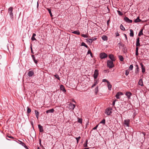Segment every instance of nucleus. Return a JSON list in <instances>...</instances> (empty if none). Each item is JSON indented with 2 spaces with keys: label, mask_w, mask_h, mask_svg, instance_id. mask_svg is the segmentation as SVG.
Instances as JSON below:
<instances>
[{
  "label": "nucleus",
  "mask_w": 149,
  "mask_h": 149,
  "mask_svg": "<svg viewBox=\"0 0 149 149\" xmlns=\"http://www.w3.org/2000/svg\"><path fill=\"white\" fill-rule=\"evenodd\" d=\"M86 40L89 44H91L92 43L91 40V39L87 38L86 39Z\"/></svg>",
  "instance_id": "nucleus-31"
},
{
  "label": "nucleus",
  "mask_w": 149,
  "mask_h": 149,
  "mask_svg": "<svg viewBox=\"0 0 149 149\" xmlns=\"http://www.w3.org/2000/svg\"><path fill=\"white\" fill-rule=\"evenodd\" d=\"M143 29H141V30L140 31L139 34H138V36H141V35H143Z\"/></svg>",
  "instance_id": "nucleus-27"
},
{
  "label": "nucleus",
  "mask_w": 149,
  "mask_h": 149,
  "mask_svg": "<svg viewBox=\"0 0 149 149\" xmlns=\"http://www.w3.org/2000/svg\"><path fill=\"white\" fill-rule=\"evenodd\" d=\"M80 138H81V137L80 136H79V137H78L75 138V139H76L77 140V143H78L79 141Z\"/></svg>",
  "instance_id": "nucleus-39"
},
{
  "label": "nucleus",
  "mask_w": 149,
  "mask_h": 149,
  "mask_svg": "<svg viewBox=\"0 0 149 149\" xmlns=\"http://www.w3.org/2000/svg\"><path fill=\"white\" fill-rule=\"evenodd\" d=\"M110 20H109L107 21V24L108 26L109 24V22Z\"/></svg>",
  "instance_id": "nucleus-57"
},
{
  "label": "nucleus",
  "mask_w": 149,
  "mask_h": 149,
  "mask_svg": "<svg viewBox=\"0 0 149 149\" xmlns=\"http://www.w3.org/2000/svg\"><path fill=\"white\" fill-rule=\"evenodd\" d=\"M73 33L77 34V35H79L80 34V33L79 31H74L72 32Z\"/></svg>",
  "instance_id": "nucleus-21"
},
{
  "label": "nucleus",
  "mask_w": 149,
  "mask_h": 149,
  "mask_svg": "<svg viewBox=\"0 0 149 149\" xmlns=\"http://www.w3.org/2000/svg\"><path fill=\"white\" fill-rule=\"evenodd\" d=\"M31 112V109L29 108L28 107H27V113H30Z\"/></svg>",
  "instance_id": "nucleus-41"
},
{
  "label": "nucleus",
  "mask_w": 149,
  "mask_h": 149,
  "mask_svg": "<svg viewBox=\"0 0 149 149\" xmlns=\"http://www.w3.org/2000/svg\"><path fill=\"white\" fill-rule=\"evenodd\" d=\"M138 84L141 86H143V82L142 81V80L141 79H140L139 81V82H138Z\"/></svg>",
  "instance_id": "nucleus-19"
},
{
  "label": "nucleus",
  "mask_w": 149,
  "mask_h": 149,
  "mask_svg": "<svg viewBox=\"0 0 149 149\" xmlns=\"http://www.w3.org/2000/svg\"><path fill=\"white\" fill-rule=\"evenodd\" d=\"M111 109L110 108L107 109L105 110V113L107 115H110L111 113Z\"/></svg>",
  "instance_id": "nucleus-4"
},
{
  "label": "nucleus",
  "mask_w": 149,
  "mask_h": 149,
  "mask_svg": "<svg viewBox=\"0 0 149 149\" xmlns=\"http://www.w3.org/2000/svg\"><path fill=\"white\" fill-rule=\"evenodd\" d=\"M36 34L35 33H34L33 34L32 36L33 37H35V36H36Z\"/></svg>",
  "instance_id": "nucleus-60"
},
{
  "label": "nucleus",
  "mask_w": 149,
  "mask_h": 149,
  "mask_svg": "<svg viewBox=\"0 0 149 149\" xmlns=\"http://www.w3.org/2000/svg\"><path fill=\"white\" fill-rule=\"evenodd\" d=\"M130 122V120L129 119H126L124 120V124L127 127L129 126V123Z\"/></svg>",
  "instance_id": "nucleus-8"
},
{
  "label": "nucleus",
  "mask_w": 149,
  "mask_h": 149,
  "mask_svg": "<svg viewBox=\"0 0 149 149\" xmlns=\"http://www.w3.org/2000/svg\"><path fill=\"white\" fill-rule=\"evenodd\" d=\"M133 65H130L129 67V69H130V70H132L133 68Z\"/></svg>",
  "instance_id": "nucleus-45"
},
{
  "label": "nucleus",
  "mask_w": 149,
  "mask_h": 149,
  "mask_svg": "<svg viewBox=\"0 0 149 149\" xmlns=\"http://www.w3.org/2000/svg\"><path fill=\"white\" fill-rule=\"evenodd\" d=\"M98 125H97L96 126H95V127H94L93 128V130H96L97 129V127H98Z\"/></svg>",
  "instance_id": "nucleus-53"
},
{
  "label": "nucleus",
  "mask_w": 149,
  "mask_h": 149,
  "mask_svg": "<svg viewBox=\"0 0 149 149\" xmlns=\"http://www.w3.org/2000/svg\"><path fill=\"white\" fill-rule=\"evenodd\" d=\"M69 106L70 107H71L70 109H72L73 110L75 107V105L74 104H72V103H70L69 104Z\"/></svg>",
  "instance_id": "nucleus-16"
},
{
  "label": "nucleus",
  "mask_w": 149,
  "mask_h": 149,
  "mask_svg": "<svg viewBox=\"0 0 149 149\" xmlns=\"http://www.w3.org/2000/svg\"><path fill=\"white\" fill-rule=\"evenodd\" d=\"M98 86L96 87L95 89V91L96 94H97L98 92Z\"/></svg>",
  "instance_id": "nucleus-32"
},
{
  "label": "nucleus",
  "mask_w": 149,
  "mask_h": 149,
  "mask_svg": "<svg viewBox=\"0 0 149 149\" xmlns=\"http://www.w3.org/2000/svg\"><path fill=\"white\" fill-rule=\"evenodd\" d=\"M98 75V71L97 69L95 70L94 74V78L95 79L97 78Z\"/></svg>",
  "instance_id": "nucleus-5"
},
{
  "label": "nucleus",
  "mask_w": 149,
  "mask_h": 149,
  "mask_svg": "<svg viewBox=\"0 0 149 149\" xmlns=\"http://www.w3.org/2000/svg\"><path fill=\"white\" fill-rule=\"evenodd\" d=\"M113 61L110 60H108L107 62V67L109 68H112L114 66Z\"/></svg>",
  "instance_id": "nucleus-1"
},
{
  "label": "nucleus",
  "mask_w": 149,
  "mask_h": 149,
  "mask_svg": "<svg viewBox=\"0 0 149 149\" xmlns=\"http://www.w3.org/2000/svg\"><path fill=\"white\" fill-rule=\"evenodd\" d=\"M38 1H37V7H38V5H39V3H38Z\"/></svg>",
  "instance_id": "nucleus-59"
},
{
  "label": "nucleus",
  "mask_w": 149,
  "mask_h": 149,
  "mask_svg": "<svg viewBox=\"0 0 149 149\" xmlns=\"http://www.w3.org/2000/svg\"><path fill=\"white\" fill-rule=\"evenodd\" d=\"M91 39V40L92 42H93V41L95 40H96V38H92Z\"/></svg>",
  "instance_id": "nucleus-51"
},
{
  "label": "nucleus",
  "mask_w": 149,
  "mask_h": 149,
  "mask_svg": "<svg viewBox=\"0 0 149 149\" xmlns=\"http://www.w3.org/2000/svg\"><path fill=\"white\" fill-rule=\"evenodd\" d=\"M124 35L126 40L127 41V37L126 34H124Z\"/></svg>",
  "instance_id": "nucleus-55"
},
{
  "label": "nucleus",
  "mask_w": 149,
  "mask_h": 149,
  "mask_svg": "<svg viewBox=\"0 0 149 149\" xmlns=\"http://www.w3.org/2000/svg\"><path fill=\"white\" fill-rule=\"evenodd\" d=\"M100 56L101 59H104L107 57V55L105 53H102L100 54Z\"/></svg>",
  "instance_id": "nucleus-3"
},
{
  "label": "nucleus",
  "mask_w": 149,
  "mask_h": 149,
  "mask_svg": "<svg viewBox=\"0 0 149 149\" xmlns=\"http://www.w3.org/2000/svg\"><path fill=\"white\" fill-rule=\"evenodd\" d=\"M35 111L36 113V118L37 119H38L39 115V112L36 110H35Z\"/></svg>",
  "instance_id": "nucleus-29"
},
{
  "label": "nucleus",
  "mask_w": 149,
  "mask_h": 149,
  "mask_svg": "<svg viewBox=\"0 0 149 149\" xmlns=\"http://www.w3.org/2000/svg\"><path fill=\"white\" fill-rule=\"evenodd\" d=\"M39 144L40 145V146H41V139H39Z\"/></svg>",
  "instance_id": "nucleus-58"
},
{
  "label": "nucleus",
  "mask_w": 149,
  "mask_h": 149,
  "mask_svg": "<svg viewBox=\"0 0 149 149\" xmlns=\"http://www.w3.org/2000/svg\"><path fill=\"white\" fill-rule=\"evenodd\" d=\"M31 124L33 126V122L31 121Z\"/></svg>",
  "instance_id": "nucleus-61"
},
{
  "label": "nucleus",
  "mask_w": 149,
  "mask_h": 149,
  "mask_svg": "<svg viewBox=\"0 0 149 149\" xmlns=\"http://www.w3.org/2000/svg\"><path fill=\"white\" fill-rule=\"evenodd\" d=\"M54 77H55L56 79H58V80H60V78L59 77V76L58 74H56L54 75Z\"/></svg>",
  "instance_id": "nucleus-38"
},
{
  "label": "nucleus",
  "mask_w": 149,
  "mask_h": 149,
  "mask_svg": "<svg viewBox=\"0 0 149 149\" xmlns=\"http://www.w3.org/2000/svg\"><path fill=\"white\" fill-rule=\"evenodd\" d=\"M6 137H8L9 138H10V139H14V138L12 136H9L8 135H7L6 136Z\"/></svg>",
  "instance_id": "nucleus-50"
},
{
  "label": "nucleus",
  "mask_w": 149,
  "mask_h": 149,
  "mask_svg": "<svg viewBox=\"0 0 149 149\" xmlns=\"http://www.w3.org/2000/svg\"><path fill=\"white\" fill-rule=\"evenodd\" d=\"M31 40L33 41L36 40V39L34 37H33V36L31 37Z\"/></svg>",
  "instance_id": "nucleus-52"
},
{
  "label": "nucleus",
  "mask_w": 149,
  "mask_h": 149,
  "mask_svg": "<svg viewBox=\"0 0 149 149\" xmlns=\"http://www.w3.org/2000/svg\"><path fill=\"white\" fill-rule=\"evenodd\" d=\"M116 36H119V34L117 32L116 33Z\"/></svg>",
  "instance_id": "nucleus-56"
},
{
  "label": "nucleus",
  "mask_w": 149,
  "mask_h": 149,
  "mask_svg": "<svg viewBox=\"0 0 149 149\" xmlns=\"http://www.w3.org/2000/svg\"><path fill=\"white\" fill-rule=\"evenodd\" d=\"M140 65L141 66L142 69V72L143 73L145 72V67L143 66V65L142 63H140Z\"/></svg>",
  "instance_id": "nucleus-14"
},
{
  "label": "nucleus",
  "mask_w": 149,
  "mask_h": 149,
  "mask_svg": "<svg viewBox=\"0 0 149 149\" xmlns=\"http://www.w3.org/2000/svg\"><path fill=\"white\" fill-rule=\"evenodd\" d=\"M120 29H121L123 31H125V29L124 27V26H123L122 24H121L120 26Z\"/></svg>",
  "instance_id": "nucleus-33"
},
{
  "label": "nucleus",
  "mask_w": 149,
  "mask_h": 149,
  "mask_svg": "<svg viewBox=\"0 0 149 149\" xmlns=\"http://www.w3.org/2000/svg\"><path fill=\"white\" fill-rule=\"evenodd\" d=\"M34 74L33 71H30L28 73V75L29 77H32Z\"/></svg>",
  "instance_id": "nucleus-13"
},
{
  "label": "nucleus",
  "mask_w": 149,
  "mask_h": 149,
  "mask_svg": "<svg viewBox=\"0 0 149 149\" xmlns=\"http://www.w3.org/2000/svg\"><path fill=\"white\" fill-rule=\"evenodd\" d=\"M84 149H89V148H84Z\"/></svg>",
  "instance_id": "nucleus-63"
},
{
  "label": "nucleus",
  "mask_w": 149,
  "mask_h": 149,
  "mask_svg": "<svg viewBox=\"0 0 149 149\" xmlns=\"http://www.w3.org/2000/svg\"><path fill=\"white\" fill-rule=\"evenodd\" d=\"M136 69L135 70V73L136 74H138L139 72V66L138 65H136Z\"/></svg>",
  "instance_id": "nucleus-20"
},
{
  "label": "nucleus",
  "mask_w": 149,
  "mask_h": 149,
  "mask_svg": "<svg viewBox=\"0 0 149 149\" xmlns=\"http://www.w3.org/2000/svg\"><path fill=\"white\" fill-rule=\"evenodd\" d=\"M87 142H88V140L87 139L85 143L84 144V146L85 147H87Z\"/></svg>",
  "instance_id": "nucleus-36"
},
{
  "label": "nucleus",
  "mask_w": 149,
  "mask_h": 149,
  "mask_svg": "<svg viewBox=\"0 0 149 149\" xmlns=\"http://www.w3.org/2000/svg\"><path fill=\"white\" fill-rule=\"evenodd\" d=\"M31 56L34 63L36 64H37L38 63V61L35 59L34 56L33 55H31Z\"/></svg>",
  "instance_id": "nucleus-17"
},
{
  "label": "nucleus",
  "mask_w": 149,
  "mask_h": 149,
  "mask_svg": "<svg viewBox=\"0 0 149 149\" xmlns=\"http://www.w3.org/2000/svg\"><path fill=\"white\" fill-rule=\"evenodd\" d=\"M81 46H84L86 48L88 47V46L87 45H86L85 44V43L84 42H82V43L81 44Z\"/></svg>",
  "instance_id": "nucleus-35"
},
{
  "label": "nucleus",
  "mask_w": 149,
  "mask_h": 149,
  "mask_svg": "<svg viewBox=\"0 0 149 149\" xmlns=\"http://www.w3.org/2000/svg\"><path fill=\"white\" fill-rule=\"evenodd\" d=\"M60 89L64 93L66 91L64 86L63 85H60Z\"/></svg>",
  "instance_id": "nucleus-15"
},
{
  "label": "nucleus",
  "mask_w": 149,
  "mask_h": 149,
  "mask_svg": "<svg viewBox=\"0 0 149 149\" xmlns=\"http://www.w3.org/2000/svg\"><path fill=\"white\" fill-rule=\"evenodd\" d=\"M20 144L22 145L23 146H24L25 148H26L27 149H29L27 147L25 143L22 142V141H20Z\"/></svg>",
  "instance_id": "nucleus-25"
},
{
  "label": "nucleus",
  "mask_w": 149,
  "mask_h": 149,
  "mask_svg": "<svg viewBox=\"0 0 149 149\" xmlns=\"http://www.w3.org/2000/svg\"><path fill=\"white\" fill-rule=\"evenodd\" d=\"M81 36L84 38H87L88 37L87 35L86 34H82L81 35Z\"/></svg>",
  "instance_id": "nucleus-47"
},
{
  "label": "nucleus",
  "mask_w": 149,
  "mask_h": 149,
  "mask_svg": "<svg viewBox=\"0 0 149 149\" xmlns=\"http://www.w3.org/2000/svg\"><path fill=\"white\" fill-rule=\"evenodd\" d=\"M130 36L131 37H133L134 36V32L133 30L132 29L130 30Z\"/></svg>",
  "instance_id": "nucleus-24"
},
{
  "label": "nucleus",
  "mask_w": 149,
  "mask_h": 149,
  "mask_svg": "<svg viewBox=\"0 0 149 149\" xmlns=\"http://www.w3.org/2000/svg\"><path fill=\"white\" fill-rule=\"evenodd\" d=\"M138 50H139V48L138 47H136V55L137 56L138 55L139 53H138Z\"/></svg>",
  "instance_id": "nucleus-28"
},
{
  "label": "nucleus",
  "mask_w": 149,
  "mask_h": 149,
  "mask_svg": "<svg viewBox=\"0 0 149 149\" xmlns=\"http://www.w3.org/2000/svg\"><path fill=\"white\" fill-rule=\"evenodd\" d=\"M30 49L31 50V52L32 54H34V53L33 51V49H32V45L31 44V46H30Z\"/></svg>",
  "instance_id": "nucleus-40"
},
{
  "label": "nucleus",
  "mask_w": 149,
  "mask_h": 149,
  "mask_svg": "<svg viewBox=\"0 0 149 149\" xmlns=\"http://www.w3.org/2000/svg\"><path fill=\"white\" fill-rule=\"evenodd\" d=\"M97 84V81H96L95 80V82H94V83L93 84V85L92 86V88H93V87H94L96 85V84Z\"/></svg>",
  "instance_id": "nucleus-37"
},
{
  "label": "nucleus",
  "mask_w": 149,
  "mask_h": 149,
  "mask_svg": "<svg viewBox=\"0 0 149 149\" xmlns=\"http://www.w3.org/2000/svg\"><path fill=\"white\" fill-rule=\"evenodd\" d=\"M109 58L111 59V61H115L116 60L115 58L114 57L113 54H110L109 55Z\"/></svg>",
  "instance_id": "nucleus-9"
},
{
  "label": "nucleus",
  "mask_w": 149,
  "mask_h": 149,
  "mask_svg": "<svg viewBox=\"0 0 149 149\" xmlns=\"http://www.w3.org/2000/svg\"><path fill=\"white\" fill-rule=\"evenodd\" d=\"M78 122L79 123H82V119L79 118H78Z\"/></svg>",
  "instance_id": "nucleus-46"
},
{
  "label": "nucleus",
  "mask_w": 149,
  "mask_h": 149,
  "mask_svg": "<svg viewBox=\"0 0 149 149\" xmlns=\"http://www.w3.org/2000/svg\"><path fill=\"white\" fill-rule=\"evenodd\" d=\"M132 95V93L130 92H127L125 93V95L127 96L128 99H130V97Z\"/></svg>",
  "instance_id": "nucleus-10"
},
{
  "label": "nucleus",
  "mask_w": 149,
  "mask_h": 149,
  "mask_svg": "<svg viewBox=\"0 0 149 149\" xmlns=\"http://www.w3.org/2000/svg\"><path fill=\"white\" fill-rule=\"evenodd\" d=\"M124 20L128 23H132V20L129 19L127 17H125L124 18Z\"/></svg>",
  "instance_id": "nucleus-6"
},
{
  "label": "nucleus",
  "mask_w": 149,
  "mask_h": 149,
  "mask_svg": "<svg viewBox=\"0 0 149 149\" xmlns=\"http://www.w3.org/2000/svg\"><path fill=\"white\" fill-rule=\"evenodd\" d=\"M87 53L88 54H90V55L92 57V52H91V50H88V52H87Z\"/></svg>",
  "instance_id": "nucleus-43"
},
{
  "label": "nucleus",
  "mask_w": 149,
  "mask_h": 149,
  "mask_svg": "<svg viewBox=\"0 0 149 149\" xmlns=\"http://www.w3.org/2000/svg\"><path fill=\"white\" fill-rule=\"evenodd\" d=\"M13 7H11L8 9V12L9 14L10 17L12 19L13 17Z\"/></svg>",
  "instance_id": "nucleus-2"
},
{
  "label": "nucleus",
  "mask_w": 149,
  "mask_h": 149,
  "mask_svg": "<svg viewBox=\"0 0 149 149\" xmlns=\"http://www.w3.org/2000/svg\"><path fill=\"white\" fill-rule=\"evenodd\" d=\"M54 111V109H51L48 110L46 111V113H53Z\"/></svg>",
  "instance_id": "nucleus-18"
},
{
  "label": "nucleus",
  "mask_w": 149,
  "mask_h": 149,
  "mask_svg": "<svg viewBox=\"0 0 149 149\" xmlns=\"http://www.w3.org/2000/svg\"><path fill=\"white\" fill-rule=\"evenodd\" d=\"M116 100H114L113 101V102L112 103V104L113 106H114V105L115 104V102L116 101Z\"/></svg>",
  "instance_id": "nucleus-54"
},
{
  "label": "nucleus",
  "mask_w": 149,
  "mask_h": 149,
  "mask_svg": "<svg viewBox=\"0 0 149 149\" xmlns=\"http://www.w3.org/2000/svg\"><path fill=\"white\" fill-rule=\"evenodd\" d=\"M141 19H139V17H138L137 18L134 20V22L135 23H137L138 22H141Z\"/></svg>",
  "instance_id": "nucleus-23"
},
{
  "label": "nucleus",
  "mask_w": 149,
  "mask_h": 149,
  "mask_svg": "<svg viewBox=\"0 0 149 149\" xmlns=\"http://www.w3.org/2000/svg\"><path fill=\"white\" fill-rule=\"evenodd\" d=\"M123 95V93L121 92H118L116 95V97L117 99H119L120 96Z\"/></svg>",
  "instance_id": "nucleus-7"
},
{
  "label": "nucleus",
  "mask_w": 149,
  "mask_h": 149,
  "mask_svg": "<svg viewBox=\"0 0 149 149\" xmlns=\"http://www.w3.org/2000/svg\"><path fill=\"white\" fill-rule=\"evenodd\" d=\"M102 39L104 41L107 40V37L106 36H103L102 37Z\"/></svg>",
  "instance_id": "nucleus-26"
},
{
  "label": "nucleus",
  "mask_w": 149,
  "mask_h": 149,
  "mask_svg": "<svg viewBox=\"0 0 149 149\" xmlns=\"http://www.w3.org/2000/svg\"><path fill=\"white\" fill-rule=\"evenodd\" d=\"M102 81L103 82H106L107 83H109V82L106 79H103L102 80Z\"/></svg>",
  "instance_id": "nucleus-48"
},
{
  "label": "nucleus",
  "mask_w": 149,
  "mask_h": 149,
  "mask_svg": "<svg viewBox=\"0 0 149 149\" xmlns=\"http://www.w3.org/2000/svg\"><path fill=\"white\" fill-rule=\"evenodd\" d=\"M129 72L128 70H126V71L125 74L126 76H127L129 74Z\"/></svg>",
  "instance_id": "nucleus-49"
},
{
  "label": "nucleus",
  "mask_w": 149,
  "mask_h": 149,
  "mask_svg": "<svg viewBox=\"0 0 149 149\" xmlns=\"http://www.w3.org/2000/svg\"><path fill=\"white\" fill-rule=\"evenodd\" d=\"M47 10H48V12H49V14L50 15V16L51 17H52L53 15H52V14L51 9H49V8H47Z\"/></svg>",
  "instance_id": "nucleus-34"
},
{
  "label": "nucleus",
  "mask_w": 149,
  "mask_h": 149,
  "mask_svg": "<svg viewBox=\"0 0 149 149\" xmlns=\"http://www.w3.org/2000/svg\"><path fill=\"white\" fill-rule=\"evenodd\" d=\"M73 101L74 102H75V103H76V102L74 100H73Z\"/></svg>",
  "instance_id": "nucleus-62"
},
{
  "label": "nucleus",
  "mask_w": 149,
  "mask_h": 149,
  "mask_svg": "<svg viewBox=\"0 0 149 149\" xmlns=\"http://www.w3.org/2000/svg\"><path fill=\"white\" fill-rule=\"evenodd\" d=\"M119 60L121 61H123V57L121 55L119 56H118Z\"/></svg>",
  "instance_id": "nucleus-30"
},
{
  "label": "nucleus",
  "mask_w": 149,
  "mask_h": 149,
  "mask_svg": "<svg viewBox=\"0 0 149 149\" xmlns=\"http://www.w3.org/2000/svg\"><path fill=\"white\" fill-rule=\"evenodd\" d=\"M100 123H103L104 124L105 123V120L104 119L102 120L101 121Z\"/></svg>",
  "instance_id": "nucleus-42"
},
{
  "label": "nucleus",
  "mask_w": 149,
  "mask_h": 149,
  "mask_svg": "<svg viewBox=\"0 0 149 149\" xmlns=\"http://www.w3.org/2000/svg\"><path fill=\"white\" fill-rule=\"evenodd\" d=\"M118 14L120 15H123V14L122 12H121L120 11L118 10L117 11Z\"/></svg>",
  "instance_id": "nucleus-44"
},
{
  "label": "nucleus",
  "mask_w": 149,
  "mask_h": 149,
  "mask_svg": "<svg viewBox=\"0 0 149 149\" xmlns=\"http://www.w3.org/2000/svg\"><path fill=\"white\" fill-rule=\"evenodd\" d=\"M38 127L40 132H42L44 131L43 127L40 125H38Z\"/></svg>",
  "instance_id": "nucleus-12"
},
{
  "label": "nucleus",
  "mask_w": 149,
  "mask_h": 149,
  "mask_svg": "<svg viewBox=\"0 0 149 149\" xmlns=\"http://www.w3.org/2000/svg\"><path fill=\"white\" fill-rule=\"evenodd\" d=\"M38 149H40L39 148V147H38Z\"/></svg>",
  "instance_id": "nucleus-64"
},
{
  "label": "nucleus",
  "mask_w": 149,
  "mask_h": 149,
  "mask_svg": "<svg viewBox=\"0 0 149 149\" xmlns=\"http://www.w3.org/2000/svg\"><path fill=\"white\" fill-rule=\"evenodd\" d=\"M107 87L109 90H111L112 86L109 82L107 83Z\"/></svg>",
  "instance_id": "nucleus-22"
},
{
  "label": "nucleus",
  "mask_w": 149,
  "mask_h": 149,
  "mask_svg": "<svg viewBox=\"0 0 149 149\" xmlns=\"http://www.w3.org/2000/svg\"><path fill=\"white\" fill-rule=\"evenodd\" d=\"M140 46V38H139V37L137 38L136 39V47H138V46Z\"/></svg>",
  "instance_id": "nucleus-11"
}]
</instances>
